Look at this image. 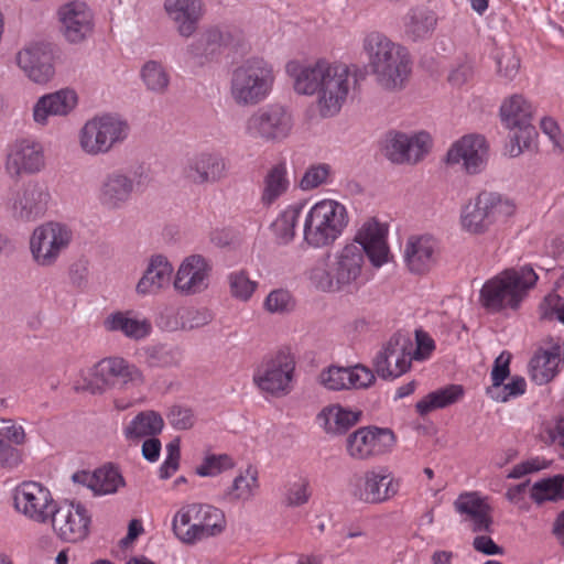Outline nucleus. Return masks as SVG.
I'll return each instance as SVG.
<instances>
[{
	"label": "nucleus",
	"mask_w": 564,
	"mask_h": 564,
	"mask_svg": "<svg viewBox=\"0 0 564 564\" xmlns=\"http://www.w3.org/2000/svg\"><path fill=\"white\" fill-rule=\"evenodd\" d=\"M362 51L380 87L398 90L404 86L411 73V57L406 47L375 31L364 37Z\"/></svg>",
	"instance_id": "3"
},
{
	"label": "nucleus",
	"mask_w": 564,
	"mask_h": 564,
	"mask_svg": "<svg viewBox=\"0 0 564 564\" xmlns=\"http://www.w3.org/2000/svg\"><path fill=\"white\" fill-rule=\"evenodd\" d=\"M412 362V339L409 334L397 332L372 360L375 372L384 380L395 379L405 373Z\"/></svg>",
	"instance_id": "16"
},
{
	"label": "nucleus",
	"mask_w": 564,
	"mask_h": 564,
	"mask_svg": "<svg viewBox=\"0 0 564 564\" xmlns=\"http://www.w3.org/2000/svg\"><path fill=\"white\" fill-rule=\"evenodd\" d=\"M164 426L162 416L155 411L140 412L124 427V436L127 440L134 441L143 437H153L161 433Z\"/></svg>",
	"instance_id": "41"
},
{
	"label": "nucleus",
	"mask_w": 564,
	"mask_h": 564,
	"mask_svg": "<svg viewBox=\"0 0 564 564\" xmlns=\"http://www.w3.org/2000/svg\"><path fill=\"white\" fill-rule=\"evenodd\" d=\"M301 95H317V108L323 118L336 116L346 102L349 90V67L325 58L302 63L291 61L285 66Z\"/></svg>",
	"instance_id": "2"
},
{
	"label": "nucleus",
	"mask_w": 564,
	"mask_h": 564,
	"mask_svg": "<svg viewBox=\"0 0 564 564\" xmlns=\"http://www.w3.org/2000/svg\"><path fill=\"white\" fill-rule=\"evenodd\" d=\"M17 63L37 84L46 83L54 74L52 53L43 44H33L21 50L17 55Z\"/></svg>",
	"instance_id": "30"
},
{
	"label": "nucleus",
	"mask_w": 564,
	"mask_h": 564,
	"mask_svg": "<svg viewBox=\"0 0 564 564\" xmlns=\"http://www.w3.org/2000/svg\"><path fill=\"white\" fill-rule=\"evenodd\" d=\"M375 380L373 371L364 365L348 368L330 366L321 373L322 384L334 391L351 388L365 389L370 387Z\"/></svg>",
	"instance_id": "29"
},
{
	"label": "nucleus",
	"mask_w": 564,
	"mask_h": 564,
	"mask_svg": "<svg viewBox=\"0 0 564 564\" xmlns=\"http://www.w3.org/2000/svg\"><path fill=\"white\" fill-rule=\"evenodd\" d=\"M43 167L44 154L40 143L24 139L12 144L6 163V169L11 176L33 174Z\"/></svg>",
	"instance_id": "28"
},
{
	"label": "nucleus",
	"mask_w": 564,
	"mask_h": 564,
	"mask_svg": "<svg viewBox=\"0 0 564 564\" xmlns=\"http://www.w3.org/2000/svg\"><path fill=\"white\" fill-rule=\"evenodd\" d=\"M500 116L506 128L513 131L510 135L512 144L509 153L511 156H518L522 153L523 148L530 147L536 134L535 128L531 123L532 106L522 96L513 95L501 105Z\"/></svg>",
	"instance_id": "12"
},
{
	"label": "nucleus",
	"mask_w": 564,
	"mask_h": 564,
	"mask_svg": "<svg viewBox=\"0 0 564 564\" xmlns=\"http://www.w3.org/2000/svg\"><path fill=\"white\" fill-rule=\"evenodd\" d=\"M274 72L261 57H250L237 65L230 75V97L238 106H256L272 90Z\"/></svg>",
	"instance_id": "5"
},
{
	"label": "nucleus",
	"mask_w": 564,
	"mask_h": 564,
	"mask_svg": "<svg viewBox=\"0 0 564 564\" xmlns=\"http://www.w3.org/2000/svg\"><path fill=\"white\" fill-rule=\"evenodd\" d=\"M169 423L176 430H188L195 423V416L189 408L173 405L167 413Z\"/></svg>",
	"instance_id": "57"
},
{
	"label": "nucleus",
	"mask_w": 564,
	"mask_h": 564,
	"mask_svg": "<svg viewBox=\"0 0 564 564\" xmlns=\"http://www.w3.org/2000/svg\"><path fill=\"white\" fill-rule=\"evenodd\" d=\"M264 306L271 313L290 312L293 308L292 296L285 290H274L267 296Z\"/></svg>",
	"instance_id": "56"
},
{
	"label": "nucleus",
	"mask_w": 564,
	"mask_h": 564,
	"mask_svg": "<svg viewBox=\"0 0 564 564\" xmlns=\"http://www.w3.org/2000/svg\"><path fill=\"white\" fill-rule=\"evenodd\" d=\"M473 546L477 552L485 555H500L503 554V549L495 543L488 535H477L473 541Z\"/></svg>",
	"instance_id": "64"
},
{
	"label": "nucleus",
	"mask_w": 564,
	"mask_h": 564,
	"mask_svg": "<svg viewBox=\"0 0 564 564\" xmlns=\"http://www.w3.org/2000/svg\"><path fill=\"white\" fill-rule=\"evenodd\" d=\"M21 463V454L19 449L9 443L0 440V467L4 469H13Z\"/></svg>",
	"instance_id": "62"
},
{
	"label": "nucleus",
	"mask_w": 564,
	"mask_h": 564,
	"mask_svg": "<svg viewBox=\"0 0 564 564\" xmlns=\"http://www.w3.org/2000/svg\"><path fill=\"white\" fill-rule=\"evenodd\" d=\"M294 120L291 111L280 104L259 108L246 121V134L263 142H282L291 134Z\"/></svg>",
	"instance_id": "10"
},
{
	"label": "nucleus",
	"mask_w": 564,
	"mask_h": 564,
	"mask_svg": "<svg viewBox=\"0 0 564 564\" xmlns=\"http://www.w3.org/2000/svg\"><path fill=\"white\" fill-rule=\"evenodd\" d=\"M329 172L330 166L328 164L312 165L304 173L300 182V187L303 191H310L318 187L319 185L326 183Z\"/></svg>",
	"instance_id": "53"
},
{
	"label": "nucleus",
	"mask_w": 564,
	"mask_h": 564,
	"mask_svg": "<svg viewBox=\"0 0 564 564\" xmlns=\"http://www.w3.org/2000/svg\"><path fill=\"white\" fill-rule=\"evenodd\" d=\"M173 267L161 254L151 257L148 267L137 283L135 292L139 295H154L167 288L171 283Z\"/></svg>",
	"instance_id": "32"
},
{
	"label": "nucleus",
	"mask_w": 564,
	"mask_h": 564,
	"mask_svg": "<svg viewBox=\"0 0 564 564\" xmlns=\"http://www.w3.org/2000/svg\"><path fill=\"white\" fill-rule=\"evenodd\" d=\"M210 274V262L200 254H192L182 261L173 285L182 295L198 294L207 290Z\"/></svg>",
	"instance_id": "21"
},
{
	"label": "nucleus",
	"mask_w": 564,
	"mask_h": 564,
	"mask_svg": "<svg viewBox=\"0 0 564 564\" xmlns=\"http://www.w3.org/2000/svg\"><path fill=\"white\" fill-rule=\"evenodd\" d=\"M106 328L111 332H121L129 338L139 340L147 337L152 329L147 319L130 317L128 313L118 312L111 314L105 321Z\"/></svg>",
	"instance_id": "42"
},
{
	"label": "nucleus",
	"mask_w": 564,
	"mask_h": 564,
	"mask_svg": "<svg viewBox=\"0 0 564 564\" xmlns=\"http://www.w3.org/2000/svg\"><path fill=\"white\" fill-rule=\"evenodd\" d=\"M463 395L464 389L462 386L448 384L426 394L415 404V409L421 416H425L432 411L456 403Z\"/></svg>",
	"instance_id": "40"
},
{
	"label": "nucleus",
	"mask_w": 564,
	"mask_h": 564,
	"mask_svg": "<svg viewBox=\"0 0 564 564\" xmlns=\"http://www.w3.org/2000/svg\"><path fill=\"white\" fill-rule=\"evenodd\" d=\"M512 200L496 192L482 191L462 210L460 224L469 234L480 235L514 213Z\"/></svg>",
	"instance_id": "8"
},
{
	"label": "nucleus",
	"mask_w": 564,
	"mask_h": 564,
	"mask_svg": "<svg viewBox=\"0 0 564 564\" xmlns=\"http://www.w3.org/2000/svg\"><path fill=\"white\" fill-rule=\"evenodd\" d=\"M416 348H412V359H424L433 349H434V340L424 332L416 330Z\"/></svg>",
	"instance_id": "63"
},
{
	"label": "nucleus",
	"mask_w": 564,
	"mask_h": 564,
	"mask_svg": "<svg viewBox=\"0 0 564 564\" xmlns=\"http://www.w3.org/2000/svg\"><path fill=\"white\" fill-rule=\"evenodd\" d=\"M290 187L288 169L284 162L271 166L263 176L260 203L270 207L284 196Z\"/></svg>",
	"instance_id": "39"
},
{
	"label": "nucleus",
	"mask_w": 564,
	"mask_h": 564,
	"mask_svg": "<svg viewBox=\"0 0 564 564\" xmlns=\"http://www.w3.org/2000/svg\"><path fill=\"white\" fill-rule=\"evenodd\" d=\"M431 138L425 132L409 137L405 133H390L386 140V156L393 163H416L429 151Z\"/></svg>",
	"instance_id": "23"
},
{
	"label": "nucleus",
	"mask_w": 564,
	"mask_h": 564,
	"mask_svg": "<svg viewBox=\"0 0 564 564\" xmlns=\"http://www.w3.org/2000/svg\"><path fill=\"white\" fill-rule=\"evenodd\" d=\"M304 206L294 204L284 209L273 223L274 234L281 245L290 243L295 237L297 224L304 217Z\"/></svg>",
	"instance_id": "43"
},
{
	"label": "nucleus",
	"mask_w": 564,
	"mask_h": 564,
	"mask_svg": "<svg viewBox=\"0 0 564 564\" xmlns=\"http://www.w3.org/2000/svg\"><path fill=\"white\" fill-rule=\"evenodd\" d=\"M61 32L69 43H80L93 32V13L80 1H72L58 9Z\"/></svg>",
	"instance_id": "24"
},
{
	"label": "nucleus",
	"mask_w": 564,
	"mask_h": 564,
	"mask_svg": "<svg viewBox=\"0 0 564 564\" xmlns=\"http://www.w3.org/2000/svg\"><path fill=\"white\" fill-rule=\"evenodd\" d=\"M399 481L386 467L354 474L348 480L352 498L365 503H381L398 494Z\"/></svg>",
	"instance_id": "11"
},
{
	"label": "nucleus",
	"mask_w": 564,
	"mask_h": 564,
	"mask_svg": "<svg viewBox=\"0 0 564 564\" xmlns=\"http://www.w3.org/2000/svg\"><path fill=\"white\" fill-rule=\"evenodd\" d=\"M50 520L54 531L64 541L78 542L88 534L90 516L80 503L65 501L56 506Z\"/></svg>",
	"instance_id": "20"
},
{
	"label": "nucleus",
	"mask_w": 564,
	"mask_h": 564,
	"mask_svg": "<svg viewBox=\"0 0 564 564\" xmlns=\"http://www.w3.org/2000/svg\"><path fill=\"white\" fill-rule=\"evenodd\" d=\"M531 498L538 505L545 501H558L564 499V475L541 479L533 484L530 492Z\"/></svg>",
	"instance_id": "45"
},
{
	"label": "nucleus",
	"mask_w": 564,
	"mask_h": 564,
	"mask_svg": "<svg viewBox=\"0 0 564 564\" xmlns=\"http://www.w3.org/2000/svg\"><path fill=\"white\" fill-rule=\"evenodd\" d=\"M436 241L431 236H412L404 249L409 270L415 274L429 272L435 264Z\"/></svg>",
	"instance_id": "31"
},
{
	"label": "nucleus",
	"mask_w": 564,
	"mask_h": 564,
	"mask_svg": "<svg viewBox=\"0 0 564 564\" xmlns=\"http://www.w3.org/2000/svg\"><path fill=\"white\" fill-rule=\"evenodd\" d=\"M360 411L347 410L339 404L326 406L317 415L324 431L332 435L345 434L360 421Z\"/></svg>",
	"instance_id": "38"
},
{
	"label": "nucleus",
	"mask_w": 564,
	"mask_h": 564,
	"mask_svg": "<svg viewBox=\"0 0 564 564\" xmlns=\"http://www.w3.org/2000/svg\"><path fill=\"white\" fill-rule=\"evenodd\" d=\"M348 225L346 207L333 199L313 205L303 217V239L312 248L333 245Z\"/></svg>",
	"instance_id": "6"
},
{
	"label": "nucleus",
	"mask_w": 564,
	"mask_h": 564,
	"mask_svg": "<svg viewBox=\"0 0 564 564\" xmlns=\"http://www.w3.org/2000/svg\"><path fill=\"white\" fill-rule=\"evenodd\" d=\"M14 507L29 519L45 523L56 508L50 490L39 482L21 484L14 494Z\"/></svg>",
	"instance_id": "19"
},
{
	"label": "nucleus",
	"mask_w": 564,
	"mask_h": 564,
	"mask_svg": "<svg viewBox=\"0 0 564 564\" xmlns=\"http://www.w3.org/2000/svg\"><path fill=\"white\" fill-rule=\"evenodd\" d=\"M295 361L290 352L280 350L265 359L253 375L254 384L264 393L275 398L284 397L292 390Z\"/></svg>",
	"instance_id": "15"
},
{
	"label": "nucleus",
	"mask_w": 564,
	"mask_h": 564,
	"mask_svg": "<svg viewBox=\"0 0 564 564\" xmlns=\"http://www.w3.org/2000/svg\"><path fill=\"white\" fill-rule=\"evenodd\" d=\"M141 78L145 87L155 94H164L170 85V75L158 61H149L143 65Z\"/></svg>",
	"instance_id": "47"
},
{
	"label": "nucleus",
	"mask_w": 564,
	"mask_h": 564,
	"mask_svg": "<svg viewBox=\"0 0 564 564\" xmlns=\"http://www.w3.org/2000/svg\"><path fill=\"white\" fill-rule=\"evenodd\" d=\"M487 145L484 137L466 135L454 143L447 152V163L459 164L468 174H477L485 169Z\"/></svg>",
	"instance_id": "25"
},
{
	"label": "nucleus",
	"mask_w": 564,
	"mask_h": 564,
	"mask_svg": "<svg viewBox=\"0 0 564 564\" xmlns=\"http://www.w3.org/2000/svg\"><path fill=\"white\" fill-rule=\"evenodd\" d=\"M0 436L17 445H21L25 441L23 427L21 425H17L10 419H0Z\"/></svg>",
	"instance_id": "61"
},
{
	"label": "nucleus",
	"mask_w": 564,
	"mask_h": 564,
	"mask_svg": "<svg viewBox=\"0 0 564 564\" xmlns=\"http://www.w3.org/2000/svg\"><path fill=\"white\" fill-rule=\"evenodd\" d=\"M235 466L232 458L227 454H210L205 456L203 463L196 467L195 473L200 477H214Z\"/></svg>",
	"instance_id": "48"
},
{
	"label": "nucleus",
	"mask_w": 564,
	"mask_h": 564,
	"mask_svg": "<svg viewBox=\"0 0 564 564\" xmlns=\"http://www.w3.org/2000/svg\"><path fill=\"white\" fill-rule=\"evenodd\" d=\"M175 535L186 544L220 534L226 527L224 512L210 505L192 503L180 509L173 519Z\"/></svg>",
	"instance_id": "7"
},
{
	"label": "nucleus",
	"mask_w": 564,
	"mask_h": 564,
	"mask_svg": "<svg viewBox=\"0 0 564 564\" xmlns=\"http://www.w3.org/2000/svg\"><path fill=\"white\" fill-rule=\"evenodd\" d=\"M182 327L186 329L199 328L212 322L213 315L206 310H187L182 316Z\"/></svg>",
	"instance_id": "59"
},
{
	"label": "nucleus",
	"mask_w": 564,
	"mask_h": 564,
	"mask_svg": "<svg viewBox=\"0 0 564 564\" xmlns=\"http://www.w3.org/2000/svg\"><path fill=\"white\" fill-rule=\"evenodd\" d=\"M310 496L308 481L300 479L290 485L285 495L286 505L292 507L302 506L308 501Z\"/></svg>",
	"instance_id": "58"
},
{
	"label": "nucleus",
	"mask_w": 564,
	"mask_h": 564,
	"mask_svg": "<svg viewBox=\"0 0 564 564\" xmlns=\"http://www.w3.org/2000/svg\"><path fill=\"white\" fill-rule=\"evenodd\" d=\"M91 379H84V383H77L76 391H89L93 394L102 393L105 387L113 384L116 379L123 383L143 382L142 372L134 365L121 357H108L101 359L90 369Z\"/></svg>",
	"instance_id": "17"
},
{
	"label": "nucleus",
	"mask_w": 564,
	"mask_h": 564,
	"mask_svg": "<svg viewBox=\"0 0 564 564\" xmlns=\"http://www.w3.org/2000/svg\"><path fill=\"white\" fill-rule=\"evenodd\" d=\"M564 361L563 349L558 343H550V347L540 348L530 361L531 379L536 384L550 382L557 373L558 366Z\"/></svg>",
	"instance_id": "35"
},
{
	"label": "nucleus",
	"mask_w": 564,
	"mask_h": 564,
	"mask_svg": "<svg viewBox=\"0 0 564 564\" xmlns=\"http://www.w3.org/2000/svg\"><path fill=\"white\" fill-rule=\"evenodd\" d=\"M75 90L64 88L52 94L42 96L33 108L35 122L45 124L50 116H66L77 105Z\"/></svg>",
	"instance_id": "33"
},
{
	"label": "nucleus",
	"mask_w": 564,
	"mask_h": 564,
	"mask_svg": "<svg viewBox=\"0 0 564 564\" xmlns=\"http://www.w3.org/2000/svg\"><path fill=\"white\" fill-rule=\"evenodd\" d=\"M536 281L538 274L529 265L506 269L482 285L480 303L490 312H501L507 308L516 311Z\"/></svg>",
	"instance_id": "4"
},
{
	"label": "nucleus",
	"mask_w": 564,
	"mask_h": 564,
	"mask_svg": "<svg viewBox=\"0 0 564 564\" xmlns=\"http://www.w3.org/2000/svg\"><path fill=\"white\" fill-rule=\"evenodd\" d=\"M164 8L181 36H192L202 18L200 0H165Z\"/></svg>",
	"instance_id": "34"
},
{
	"label": "nucleus",
	"mask_w": 564,
	"mask_h": 564,
	"mask_svg": "<svg viewBox=\"0 0 564 564\" xmlns=\"http://www.w3.org/2000/svg\"><path fill=\"white\" fill-rule=\"evenodd\" d=\"M386 236L387 229L378 221L365 223L354 242L316 261L310 270L312 284L323 292L343 291L357 285L362 276L366 256L376 268L388 261Z\"/></svg>",
	"instance_id": "1"
},
{
	"label": "nucleus",
	"mask_w": 564,
	"mask_h": 564,
	"mask_svg": "<svg viewBox=\"0 0 564 564\" xmlns=\"http://www.w3.org/2000/svg\"><path fill=\"white\" fill-rule=\"evenodd\" d=\"M50 200L51 194L46 185L29 182L8 196L6 209L18 223H34L44 217Z\"/></svg>",
	"instance_id": "14"
},
{
	"label": "nucleus",
	"mask_w": 564,
	"mask_h": 564,
	"mask_svg": "<svg viewBox=\"0 0 564 564\" xmlns=\"http://www.w3.org/2000/svg\"><path fill=\"white\" fill-rule=\"evenodd\" d=\"M541 319L556 318L564 324V299L557 294H550L540 306Z\"/></svg>",
	"instance_id": "54"
},
{
	"label": "nucleus",
	"mask_w": 564,
	"mask_h": 564,
	"mask_svg": "<svg viewBox=\"0 0 564 564\" xmlns=\"http://www.w3.org/2000/svg\"><path fill=\"white\" fill-rule=\"evenodd\" d=\"M144 359L150 367H167L177 361V354L173 348L160 344L145 348Z\"/></svg>",
	"instance_id": "49"
},
{
	"label": "nucleus",
	"mask_w": 564,
	"mask_h": 564,
	"mask_svg": "<svg viewBox=\"0 0 564 564\" xmlns=\"http://www.w3.org/2000/svg\"><path fill=\"white\" fill-rule=\"evenodd\" d=\"M89 275V263L79 259L72 263L68 269L69 281L73 286L84 289L87 286Z\"/></svg>",
	"instance_id": "60"
},
{
	"label": "nucleus",
	"mask_w": 564,
	"mask_h": 564,
	"mask_svg": "<svg viewBox=\"0 0 564 564\" xmlns=\"http://www.w3.org/2000/svg\"><path fill=\"white\" fill-rule=\"evenodd\" d=\"M130 132L128 122L106 113L88 120L79 132V145L89 155L107 154L123 143Z\"/></svg>",
	"instance_id": "9"
},
{
	"label": "nucleus",
	"mask_w": 564,
	"mask_h": 564,
	"mask_svg": "<svg viewBox=\"0 0 564 564\" xmlns=\"http://www.w3.org/2000/svg\"><path fill=\"white\" fill-rule=\"evenodd\" d=\"M142 184L141 180L137 183L122 170H115L107 173L99 186V202L107 209H119L123 207L132 197L135 186Z\"/></svg>",
	"instance_id": "26"
},
{
	"label": "nucleus",
	"mask_w": 564,
	"mask_h": 564,
	"mask_svg": "<svg viewBox=\"0 0 564 564\" xmlns=\"http://www.w3.org/2000/svg\"><path fill=\"white\" fill-rule=\"evenodd\" d=\"M511 355L507 351H502L495 360L494 367L491 370V380L492 384L487 388V394L490 392H496L499 383H503L505 379L509 376Z\"/></svg>",
	"instance_id": "55"
},
{
	"label": "nucleus",
	"mask_w": 564,
	"mask_h": 564,
	"mask_svg": "<svg viewBox=\"0 0 564 564\" xmlns=\"http://www.w3.org/2000/svg\"><path fill=\"white\" fill-rule=\"evenodd\" d=\"M73 239L68 226L48 221L37 226L30 238V250L40 267H52Z\"/></svg>",
	"instance_id": "13"
},
{
	"label": "nucleus",
	"mask_w": 564,
	"mask_h": 564,
	"mask_svg": "<svg viewBox=\"0 0 564 564\" xmlns=\"http://www.w3.org/2000/svg\"><path fill=\"white\" fill-rule=\"evenodd\" d=\"M394 442L395 437L390 429L369 425L348 434L345 447L350 458L369 460L390 452Z\"/></svg>",
	"instance_id": "18"
},
{
	"label": "nucleus",
	"mask_w": 564,
	"mask_h": 564,
	"mask_svg": "<svg viewBox=\"0 0 564 564\" xmlns=\"http://www.w3.org/2000/svg\"><path fill=\"white\" fill-rule=\"evenodd\" d=\"M404 34L413 41L429 39L437 24L436 13L426 7L411 8L403 19Z\"/></svg>",
	"instance_id": "37"
},
{
	"label": "nucleus",
	"mask_w": 564,
	"mask_h": 564,
	"mask_svg": "<svg viewBox=\"0 0 564 564\" xmlns=\"http://www.w3.org/2000/svg\"><path fill=\"white\" fill-rule=\"evenodd\" d=\"M525 387V380L522 377L516 376L507 384L499 383L497 391L490 392L488 395L498 402H507L510 398L523 394Z\"/></svg>",
	"instance_id": "52"
},
{
	"label": "nucleus",
	"mask_w": 564,
	"mask_h": 564,
	"mask_svg": "<svg viewBox=\"0 0 564 564\" xmlns=\"http://www.w3.org/2000/svg\"><path fill=\"white\" fill-rule=\"evenodd\" d=\"M258 487V473L249 467L234 479L231 486L225 491L224 499L247 501L252 498Z\"/></svg>",
	"instance_id": "44"
},
{
	"label": "nucleus",
	"mask_w": 564,
	"mask_h": 564,
	"mask_svg": "<svg viewBox=\"0 0 564 564\" xmlns=\"http://www.w3.org/2000/svg\"><path fill=\"white\" fill-rule=\"evenodd\" d=\"M454 508L459 514L465 516V521L470 523L473 532L494 531L492 508L486 497L476 491L463 492L454 501Z\"/></svg>",
	"instance_id": "27"
},
{
	"label": "nucleus",
	"mask_w": 564,
	"mask_h": 564,
	"mask_svg": "<svg viewBox=\"0 0 564 564\" xmlns=\"http://www.w3.org/2000/svg\"><path fill=\"white\" fill-rule=\"evenodd\" d=\"M226 160L217 153L200 152L188 158L183 167V176L195 185L215 184L227 176Z\"/></svg>",
	"instance_id": "22"
},
{
	"label": "nucleus",
	"mask_w": 564,
	"mask_h": 564,
	"mask_svg": "<svg viewBox=\"0 0 564 564\" xmlns=\"http://www.w3.org/2000/svg\"><path fill=\"white\" fill-rule=\"evenodd\" d=\"M95 496L112 495L124 486V479L113 465H105L95 470Z\"/></svg>",
	"instance_id": "46"
},
{
	"label": "nucleus",
	"mask_w": 564,
	"mask_h": 564,
	"mask_svg": "<svg viewBox=\"0 0 564 564\" xmlns=\"http://www.w3.org/2000/svg\"><path fill=\"white\" fill-rule=\"evenodd\" d=\"M498 73L505 78L512 80L520 68V59L512 46L501 47L496 55Z\"/></svg>",
	"instance_id": "50"
},
{
	"label": "nucleus",
	"mask_w": 564,
	"mask_h": 564,
	"mask_svg": "<svg viewBox=\"0 0 564 564\" xmlns=\"http://www.w3.org/2000/svg\"><path fill=\"white\" fill-rule=\"evenodd\" d=\"M230 39L231 36L227 30L212 26L187 46L186 53L197 64L203 65L214 58L221 46L229 44Z\"/></svg>",
	"instance_id": "36"
},
{
	"label": "nucleus",
	"mask_w": 564,
	"mask_h": 564,
	"mask_svg": "<svg viewBox=\"0 0 564 564\" xmlns=\"http://www.w3.org/2000/svg\"><path fill=\"white\" fill-rule=\"evenodd\" d=\"M228 279L231 295L240 301H248L257 288L243 271L232 272Z\"/></svg>",
	"instance_id": "51"
}]
</instances>
